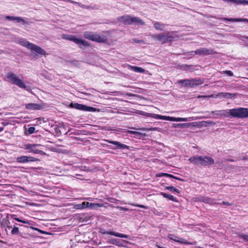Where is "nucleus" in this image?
I'll list each match as a JSON object with an SVG mask.
<instances>
[{
  "instance_id": "13d9d810",
  "label": "nucleus",
  "mask_w": 248,
  "mask_h": 248,
  "mask_svg": "<svg viewBox=\"0 0 248 248\" xmlns=\"http://www.w3.org/2000/svg\"><path fill=\"white\" fill-rule=\"evenodd\" d=\"M127 133H129V134H134V135H135V134L136 133V131L128 130V131H127Z\"/></svg>"
},
{
  "instance_id": "4c0bfd02",
  "label": "nucleus",
  "mask_w": 248,
  "mask_h": 248,
  "mask_svg": "<svg viewBox=\"0 0 248 248\" xmlns=\"http://www.w3.org/2000/svg\"><path fill=\"white\" fill-rule=\"evenodd\" d=\"M206 197L205 196H199L196 198V201L203 202L204 203L205 202V200H206Z\"/></svg>"
},
{
  "instance_id": "ddd939ff",
  "label": "nucleus",
  "mask_w": 248,
  "mask_h": 248,
  "mask_svg": "<svg viewBox=\"0 0 248 248\" xmlns=\"http://www.w3.org/2000/svg\"><path fill=\"white\" fill-rule=\"evenodd\" d=\"M168 236V238H170V240H172L175 242H178L179 243L185 244H192V243L188 242L186 240L183 239L182 238H180L178 236L172 234H169Z\"/></svg>"
},
{
  "instance_id": "c9c22d12",
  "label": "nucleus",
  "mask_w": 248,
  "mask_h": 248,
  "mask_svg": "<svg viewBox=\"0 0 248 248\" xmlns=\"http://www.w3.org/2000/svg\"><path fill=\"white\" fill-rule=\"evenodd\" d=\"M38 144H28L26 145V149L32 150L33 148H35L36 146H38Z\"/></svg>"
},
{
  "instance_id": "bf43d9fd",
  "label": "nucleus",
  "mask_w": 248,
  "mask_h": 248,
  "mask_svg": "<svg viewBox=\"0 0 248 248\" xmlns=\"http://www.w3.org/2000/svg\"><path fill=\"white\" fill-rule=\"evenodd\" d=\"M120 208L121 210H123V211H128V208H126L125 207H120Z\"/></svg>"
},
{
  "instance_id": "20e7f679",
  "label": "nucleus",
  "mask_w": 248,
  "mask_h": 248,
  "mask_svg": "<svg viewBox=\"0 0 248 248\" xmlns=\"http://www.w3.org/2000/svg\"><path fill=\"white\" fill-rule=\"evenodd\" d=\"M152 38L154 40L160 42L162 44L174 41V37L170 35L169 32H167L166 33L162 32L152 35Z\"/></svg>"
},
{
  "instance_id": "864d4df0",
  "label": "nucleus",
  "mask_w": 248,
  "mask_h": 248,
  "mask_svg": "<svg viewBox=\"0 0 248 248\" xmlns=\"http://www.w3.org/2000/svg\"><path fill=\"white\" fill-rule=\"evenodd\" d=\"M31 228H32L34 230H37V231L40 232H41L42 233H46V232L42 231L38 228H33V227H31Z\"/></svg>"
},
{
  "instance_id": "680f3d73",
  "label": "nucleus",
  "mask_w": 248,
  "mask_h": 248,
  "mask_svg": "<svg viewBox=\"0 0 248 248\" xmlns=\"http://www.w3.org/2000/svg\"><path fill=\"white\" fill-rule=\"evenodd\" d=\"M73 0H65V1L68 3H72Z\"/></svg>"
},
{
  "instance_id": "a19ab883",
  "label": "nucleus",
  "mask_w": 248,
  "mask_h": 248,
  "mask_svg": "<svg viewBox=\"0 0 248 248\" xmlns=\"http://www.w3.org/2000/svg\"><path fill=\"white\" fill-rule=\"evenodd\" d=\"M135 137H137V138L139 137L140 138V137H143L145 136L146 135V134L145 133L143 134V133L136 131V133L135 134Z\"/></svg>"
},
{
  "instance_id": "5701e85b",
  "label": "nucleus",
  "mask_w": 248,
  "mask_h": 248,
  "mask_svg": "<svg viewBox=\"0 0 248 248\" xmlns=\"http://www.w3.org/2000/svg\"><path fill=\"white\" fill-rule=\"evenodd\" d=\"M161 194L164 198H167V199H169L170 201H173V202H177V200L176 199V198H175L173 196H172V195H171L170 194H169L166 193H164V192H162L161 193Z\"/></svg>"
},
{
  "instance_id": "7c9ffc66",
  "label": "nucleus",
  "mask_w": 248,
  "mask_h": 248,
  "mask_svg": "<svg viewBox=\"0 0 248 248\" xmlns=\"http://www.w3.org/2000/svg\"><path fill=\"white\" fill-rule=\"evenodd\" d=\"M72 4L78 5V6L84 9H90V7L89 6L85 5L80 2L73 1Z\"/></svg>"
},
{
  "instance_id": "de8ad7c7",
  "label": "nucleus",
  "mask_w": 248,
  "mask_h": 248,
  "mask_svg": "<svg viewBox=\"0 0 248 248\" xmlns=\"http://www.w3.org/2000/svg\"><path fill=\"white\" fill-rule=\"evenodd\" d=\"M34 130H35V128L34 127H30L28 129V132L31 134H32L34 132Z\"/></svg>"
},
{
  "instance_id": "a878e982",
  "label": "nucleus",
  "mask_w": 248,
  "mask_h": 248,
  "mask_svg": "<svg viewBox=\"0 0 248 248\" xmlns=\"http://www.w3.org/2000/svg\"><path fill=\"white\" fill-rule=\"evenodd\" d=\"M154 26L156 30L163 31L165 27V25L158 22H156L154 24Z\"/></svg>"
},
{
  "instance_id": "5fc2aeb1",
  "label": "nucleus",
  "mask_w": 248,
  "mask_h": 248,
  "mask_svg": "<svg viewBox=\"0 0 248 248\" xmlns=\"http://www.w3.org/2000/svg\"><path fill=\"white\" fill-rule=\"evenodd\" d=\"M173 179H176V180H180V181H183V182H185V180L184 179H183L177 177L176 176H174V178H173Z\"/></svg>"
},
{
  "instance_id": "a211bd4d",
  "label": "nucleus",
  "mask_w": 248,
  "mask_h": 248,
  "mask_svg": "<svg viewBox=\"0 0 248 248\" xmlns=\"http://www.w3.org/2000/svg\"><path fill=\"white\" fill-rule=\"evenodd\" d=\"M178 68L184 70H188L190 72H193L195 70H197L195 66L191 65H187V64H183L180 65L179 64L177 66Z\"/></svg>"
},
{
  "instance_id": "58836bf2",
  "label": "nucleus",
  "mask_w": 248,
  "mask_h": 248,
  "mask_svg": "<svg viewBox=\"0 0 248 248\" xmlns=\"http://www.w3.org/2000/svg\"><path fill=\"white\" fill-rule=\"evenodd\" d=\"M15 216H16V215H12V217L13 218H14L16 220V221H17L18 222H22V223H25V224H30V223L28 221L21 220V219H20L18 218L14 217H15Z\"/></svg>"
},
{
  "instance_id": "4d7b16f0",
  "label": "nucleus",
  "mask_w": 248,
  "mask_h": 248,
  "mask_svg": "<svg viewBox=\"0 0 248 248\" xmlns=\"http://www.w3.org/2000/svg\"><path fill=\"white\" fill-rule=\"evenodd\" d=\"M167 177H170V178H174V176H173L172 174H169V173H168V174L167 175Z\"/></svg>"
},
{
  "instance_id": "0eeeda50",
  "label": "nucleus",
  "mask_w": 248,
  "mask_h": 248,
  "mask_svg": "<svg viewBox=\"0 0 248 248\" xmlns=\"http://www.w3.org/2000/svg\"><path fill=\"white\" fill-rule=\"evenodd\" d=\"M39 160V159L34 157L25 155L17 157L16 158V161L20 163H26Z\"/></svg>"
},
{
  "instance_id": "f3484780",
  "label": "nucleus",
  "mask_w": 248,
  "mask_h": 248,
  "mask_svg": "<svg viewBox=\"0 0 248 248\" xmlns=\"http://www.w3.org/2000/svg\"><path fill=\"white\" fill-rule=\"evenodd\" d=\"M5 18L8 20H16L17 22H22L23 24H29L21 17L7 16H5Z\"/></svg>"
},
{
  "instance_id": "0e129e2a",
  "label": "nucleus",
  "mask_w": 248,
  "mask_h": 248,
  "mask_svg": "<svg viewBox=\"0 0 248 248\" xmlns=\"http://www.w3.org/2000/svg\"><path fill=\"white\" fill-rule=\"evenodd\" d=\"M3 130V127H0V132L2 131Z\"/></svg>"
},
{
  "instance_id": "8fccbe9b",
  "label": "nucleus",
  "mask_w": 248,
  "mask_h": 248,
  "mask_svg": "<svg viewBox=\"0 0 248 248\" xmlns=\"http://www.w3.org/2000/svg\"><path fill=\"white\" fill-rule=\"evenodd\" d=\"M224 73L227 74L229 76H232L233 75L232 72L230 70L224 71Z\"/></svg>"
},
{
  "instance_id": "aec40b11",
  "label": "nucleus",
  "mask_w": 248,
  "mask_h": 248,
  "mask_svg": "<svg viewBox=\"0 0 248 248\" xmlns=\"http://www.w3.org/2000/svg\"><path fill=\"white\" fill-rule=\"evenodd\" d=\"M19 44L20 45L27 47L29 49H30V48L32 44V43H30L27 40L24 39H20V40H19Z\"/></svg>"
},
{
  "instance_id": "f704fd0d",
  "label": "nucleus",
  "mask_w": 248,
  "mask_h": 248,
  "mask_svg": "<svg viewBox=\"0 0 248 248\" xmlns=\"http://www.w3.org/2000/svg\"><path fill=\"white\" fill-rule=\"evenodd\" d=\"M30 152L33 153L34 154H41V155H44L45 154V153L39 149H35V148H33L32 150H30Z\"/></svg>"
},
{
  "instance_id": "2f4dec72",
  "label": "nucleus",
  "mask_w": 248,
  "mask_h": 248,
  "mask_svg": "<svg viewBox=\"0 0 248 248\" xmlns=\"http://www.w3.org/2000/svg\"><path fill=\"white\" fill-rule=\"evenodd\" d=\"M205 200H206L205 202V203H208V204H213L216 203V202H215L216 200L214 199L206 197Z\"/></svg>"
},
{
  "instance_id": "6e6552de",
  "label": "nucleus",
  "mask_w": 248,
  "mask_h": 248,
  "mask_svg": "<svg viewBox=\"0 0 248 248\" xmlns=\"http://www.w3.org/2000/svg\"><path fill=\"white\" fill-rule=\"evenodd\" d=\"M30 50L32 53L35 54L36 55H46V51L42 48L41 47L37 46L32 43Z\"/></svg>"
},
{
  "instance_id": "423d86ee",
  "label": "nucleus",
  "mask_w": 248,
  "mask_h": 248,
  "mask_svg": "<svg viewBox=\"0 0 248 248\" xmlns=\"http://www.w3.org/2000/svg\"><path fill=\"white\" fill-rule=\"evenodd\" d=\"M7 78L11 81L13 84L16 85L21 88L26 89L27 87L23 81L13 73H8Z\"/></svg>"
},
{
  "instance_id": "4be33fe9",
  "label": "nucleus",
  "mask_w": 248,
  "mask_h": 248,
  "mask_svg": "<svg viewBox=\"0 0 248 248\" xmlns=\"http://www.w3.org/2000/svg\"><path fill=\"white\" fill-rule=\"evenodd\" d=\"M70 107L71 108H75L77 109L83 110L84 108L85 107V105L77 103H71L70 105Z\"/></svg>"
},
{
  "instance_id": "c03bdc74",
  "label": "nucleus",
  "mask_w": 248,
  "mask_h": 248,
  "mask_svg": "<svg viewBox=\"0 0 248 248\" xmlns=\"http://www.w3.org/2000/svg\"><path fill=\"white\" fill-rule=\"evenodd\" d=\"M186 124H173V126L174 127H183L185 126Z\"/></svg>"
},
{
  "instance_id": "6e6d98bb",
  "label": "nucleus",
  "mask_w": 248,
  "mask_h": 248,
  "mask_svg": "<svg viewBox=\"0 0 248 248\" xmlns=\"http://www.w3.org/2000/svg\"><path fill=\"white\" fill-rule=\"evenodd\" d=\"M222 203L224 205H231L232 204L231 203H229V202H222Z\"/></svg>"
},
{
  "instance_id": "a18cd8bd",
  "label": "nucleus",
  "mask_w": 248,
  "mask_h": 248,
  "mask_svg": "<svg viewBox=\"0 0 248 248\" xmlns=\"http://www.w3.org/2000/svg\"><path fill=\"white\" fill-rule=\"evenodd\" d=\"M227 1L234 3L237 5H239L240 0H227Z\"/></svg>"
},
{
  "instance_id": "79ce46f5",
  "label": "nucleus",
  "mask_w": 248,
  "mask_h": 248,
  "mask_svg": "<svg viewBox=\"0 0 248 248\" xmlns=\"http://www.w3.org/2000/svg\"><path fill=\"white\" fill-rule=\"evenodd\" d=\"M133 42L135 43H143V44H146L145 41H143V40H139L138 39H136V38H134L133 39Z\"/></svg>"
},
{
  "instance_id": "cd10ccee",
  "label": "nucleus",
  "mask_w": 248,
  "mask_h": 248,
  "mask_svg": "<svg viewBox=\"0 0 248 248\" xmlns=\"http://www.w3.org/2000/svg\"><path fill=\"white\" fill-rule=\"evenodd\" d=\"M109 242L110 243L116 245V246H118L119 247L124 246V245L122 244L121 241L118 239H116V238L111 239L109 240Z\"/></svg>"
},
{
  "instance_id": "c85d7f7f",
  "label": "nucleus",
  "mask_w": 248,
  "mask_h": 248,
  "mask_svg": "<svg viewBox=\"0 0 248 248\" xmlns=\"http://www.w3.org/2000/svg\"><path fill=\"white\" fill-rule=\"evenodd\" d=\"M130 68L135 72L137 73H144L145 70L142 68L138 67V66H129Z\"/></svg>"
},
{
  "instance_id": "ea45409f",
  "label": "nucleus",
  "mask_w": 248,
  "mask_h": 248,
  "mask_svg": "<svg viewBox=\"0 0 248 248\" xmlns=\"http://www.w3.org/2000/svg\"><path fill=\"white\" fill-rule=\"evenodd\" d=\"M12 234H17L19 233V229L18 227H14L11 231Z\"/></svg>"
},
{
  "instance_id": "c756f323",
  "label": "nucleus",
  "mask_w": 248,
  "mask_h": 248,
  "mask_svg": "<svg viewBox=\"0 0 248 248\" xmlns=\"http://www.w3.org/2000/svg\"><path fill=\"white\" fill-rule=\"evenodd\" d=\"M191 81V87L195 85H199L203 83L201 79H190Z\"/></svg>"
},
{
  "instance_id": "f03ea898",
  "label": "nucleus",
  "mask_w": 248,
  "mask_h": 248,
  "mask_svg": "<svg viewBox=\"0 0 248 248\" xmlns=\"http://www.w3.org/2000/svg\"><path fill=\"white\" fill-rule=\"evenodd\" d=\"M62 38L73 42L82 50L85 49L86 47L90 46V44L88 41L81 38H78L75 35L64 34L62 35Z\"/></svg>"
},
{
  "instance_id": "2eb2a0df",
  "label": "nucleus",
  "mask_w": 248,
  "mask_h": 248,
  "mask_svg": "<svg viewBox=\"0 0 248 248\" xmlns=\"http://www.w3.org/2000/svg\"><path fill=\"white\" fill-rule=\"evenodd\" d=\"M202 159V155L194 156L189 158L188 160L192 164L196 165H201Z\"/></svg>"
},
{
  "instance_id": "09e8293b",
  "label": "nucleus",
  "mask_w": 248,
  "mask_h": 248,
  "mask_svg": "<svg viewBox=\"0 0 248 248\" xmlns=\"http://www.w3.org/2000/svg\"><path fill=\"white\" fill-rule=\"evenodd\" d=\"M74 208L75 209H82V208L81 203L76 204L74 206Z\"/></svg>"
},
{
  "instance_id": "1a4fd4ad",
  "label": "nucleus",
  "mask_w": 248,
  "mask_h": 248,
  "mask_svg": "<svg viewBox=\"0 0 248 248\" xmlns=\"http://www.w3.org/2000/svg\"><path fill=\"white\" fill-rule=\"evenodd\" d=\"M105 141L109 143H111L114 145H116V147H111V149L115 150V149H129V147L125 144H122L120 143L119 141H112V140H104Z\"/></svg>"
},
{
  "instance_id": "412c9836",
  "label": "nucleus",
  "mask_w": 248,
  "mask_h": 248,
  "mask_svg": "<svg viewBox=\"0 0 248 248\" xmlns=\"http://www.w3.org/2000/svg\"><path fill=\"white\" fill-rule=\"evenodd\" d=\"M218 96L222 98H231L234 97L236 95L235 94L229 93H220L218 94Z\"/></svg>"
},
{
  "instance_id": "bb28decb",
  "label": "nucleus",
  "mask_w": 248,
  "mask_h": 248,
  "mask_svg": "<svg viewBox=\"0 0 248 248\" xmlns=\"http://www.w3.org/2000/svg\"><path fill=\"white\" fill-rule=\"evenodd\" d=\"M9 224H10V222L8 219H3L2 220V222H1V225L3 226H6V228H5V231L6 232H7L8 230H10V229L12 228V227L9 226Z\"/></svg>"
},
{
  "instance_id": "9b49d317",
  "label": "nucleus",
  "mask_w": 248,
  "mask_h": 248,
  "mask_svg": "<svg viewBox=\"0 0 248 248\" xmlns=\"http://www.w3.org/2000/svg\"><path fill=\"white\" fill-rule=\"evenodd\" d=\"M214 163L215 161L213 158L210 156L202 155V166H206L208 165H212Z\"/></svg>"
},
{
  "instance_id": "39448f33",
  "label": "nucleus",
  "mask_w": 248,
  "mask_h": 248,
  "mask_svg": "<svg viewBox=\"0 0 248 248\" xmlns=\"http://www.w3.org/2000/svg\"><path fill=\"white\" fill-rule=\"evenodd\" d=\"M144 114L143 115H144L145 116H147L148 117H152L154 118H158L160 119L165 120H168L170 121H176V122H186L187 121V119L185 118H176V117H170V116H162L159 115L155 114H151V113H147L146 112H143Z\"/></svg>"
},
{
  "instance_id": "dca6fc26",
  "label": "nucleus",
  "mask_w": 248,
  "mask_h": 248,
  "mask_svg": "<svg viewBox=\"0 0 248 248\" xmlns=\"http://www.w3.org/2000/svg\"><path fill=\"white\" fill-rule=\"evenodd\" d=\"M82 208V209H84L86 208H96L97 207H102V204L99 203H90L89 202H83L81 203Z\"/></svg>"
},
{
  "instance_id": "3c124183",
  "label": "nucleus",
  "mask_w": 248,
  "mask_h": 248,
  "mask_svg": "<svg viewBox=\"0 0 248 248\" xmlns=\"http://www.w3.org/2000/svg\"><path fill=\"white\" fill-rule=\"evenodd\" d=\"M168 173H160L159 174H156V176L157 177H161V176H166Z\"/></svg>"
},
{
  "instance_id": "69168bd1",
  "label": "nucleus",
  "mask_w": 248,
  "mask_h": 248,
  "mask_svg": "<svg viewBox=\"0 0 248 248\" xmlns=\"http://www.w3.org/2000/svg\"><path fill=\"white\" fill-rule=\"evenodd\" d=\"M207 97V96H198V97Z\"/></svg>"
},
{
  "instance_id": "f8f14e48",
  "label": "nucleus",
  "mask_w": 248,
  "mask_h": 248,
  "mask_svg": "<svg viewBox=\"0 0 248 248\" xmlns=\"http://www.w3.org/2000/svg\"><path fill=\"white\" fill-rule=\"evenodd\" d=\"M100 232L102 234H108L121 238H127L128 237V236L126 234L114 232L113 231H107L105 230H101Z\"/></svg>"
},
{
  "instance_id": "603ef678",
  "label": "nucleus",
  "mask_w": 248,
  "mask_h": 248,
  "mask_svg": "<svg viewBox=\"0 0 248 248\" xmlns=\"http://www.w3.org/2000/svg\"><path fill=\"white\" fill-rule=\"evenodd\" d=\"M135 206H137V207H141L143 209H147V208H148L147 206H146L144 205H141V204H136Z\"/></svg>"
},
{
  "instance_id": "e2e57ef3",
  "label": "nucleus",
  "mask_w": 248,
  "mask_h": 248,
  "mask_svg": "<svg viewBox=\"0 0 248 248\" xmlns=\"http://www.w3.org/2000/svg\"><path fill=\"white\" fill-rule=\"evenodd\" d=\"M221 111H222V112H223V113H222V114H223V115H226V113H225V112H226V110H222Z\"/></svg>"
},
{
  "instance_id": "37998d69",
  "label": "nucleus",
  "mask_w": 248,
  "mask_h": 248,
  "mask_svg": "<svg viewBox=\"0 0 248 248\" xmlns=\"http://www.w3.org/2000/svg\"><path fill=\"white\" fill-rule=\"evenodd\" d=\"M239 237L245 240L248 241V234H241L239 235Z\"/></svg>"
},
{
  "instance_id": "9d476101",
  "label": "nucleus",
  "mask_w": 248,
  "mask_h": 248,
  "mask_svg": "<svg viewBox=\"0 0 248 248\" xmlns=\"http://www.w3.org/2000/svg\"><path fill=\"white\" fill-rule=\"evenodd\" d=\"M195 54L200 56H206L213 54V50L212 49H207L206 48H201L197 49L195 51Z\"/></svg>"
},
{
  "instance_id": "f257e3e1",
  "label": "nucleus",
  "mask_w": 248,
  "mask_h": 248,
  "mask_svg": "<svg viewBox=\"0 0 248 248\" xmlns=\"http://www.w3.org/2000/svg\"><path fill=\"white\" fill-rule=\"evenodd\" d=\"M83 36L85 39L97 43H106L108 37L105 34H100L95 32L86 31L84 32Z\"/></svg>"
},
{
  "instance_id": "e433bc0d",
  "label": "nucleus",
  "mask_w": 248,
  "mask_h": 248,
  "mask_svg": "<svg viewBox=\"0 0 248 248\" xmlns=\"http://www.w3.org/2000/svg\"><path fill=\"white\" fill-rule=\"evenodd\" d=\"M224 20L225 21H233V22H238V21H241L242 20L241 18H224Z\"/></svg>"
},
{
  "instance_id": "49530a36",
  "label": "nucleus",
  "mask_w": 248,
  "mask_h": 248,
  "mask_svg": "<svg viewBox=\"0 0 248 248\" xmlns=\"http://www.w3.org/2000/svg\"><path fill=\"white\" fill-rule=\"evenodd\" d=\"M243 4V5H247L248 4V0H240L239 5Z\"/></svg>"
},
{
  "instance_id": "393cba45",
  "label": "nucleus",
  "mask_w": 248,
  "mask_h": 248,
  "mask_svg": "<svg viewBox=\"0 0 248 248\" xmlns=\"http://www.w3.org/2000/svg\"><path fill=\"white\" fill-rule=\"evenodd\" d=\"M133 24L140 25H143L145 24V22L142 19L136 16H133Z\"/></svg>"
},
{
  "instance_id": "72a5a7b5",
  "label": "nucleus",
  "mask_w": 248,
  "mask_h": 248,
  "mask_svg": "<svg viewBox=\"0 0 248 248\" xmlns=\"http://www.w3.org/2000/svg\"><path fill=\"white\" fill-rule=\"evenodd\" d=\"M165 188L166 189H168V190L171 191H174L177 193H180V191L178 189H177L176 188H175V187H174L173 186H167V187H166Z\"/></svg>"
},
{
  "instance_id": "b1692460",
  "label": "nucleus",
  "mask_w": 248,
  "mask_h": 248,
  "mask_svg": "<svg viewBox=\"0 0 248 248\" xmlns=\"http://www.w3.org/2000/svg\"><path fill=\"white\" fill-rule=\"evenodd\" d=\"M178 83H182L185 87H191V81L190 79H184L178 81Z\"/></svg>"
},
{
  "instance_id": "473e14b6",
  "label": "nucleus",
  "mask_w": 248,
  "mask_h": 248,
  "mask_svg": "<svg viewBox=\"0 0 248 248\" xmlns=\"http://www.w3.org/2000/svg\"><path fill=\"white\" fill-rule=\"evenodd\" d=\"M96 110V108H93L92 107H88L85 105V107L84 108L83 111H95Z\"/></svg>"
},
{
  "instance_id": "7ed1b4c3",
  "label": "nucleus",
  "mask_w": 248,
  "mask_h": 248,
  "mask_svg": "<svg viewBox=\"0 0 248 248\" xmlns=\"http://www.w3.org/2000/svg\"><path fill=\"white\" fill-rule=\"evenodd\" d=\"M229 114L232 117L244 118L248 117V108H238L229 109Z\"/></svg>"
},
{
  "instance_id": "4468645a",
  "label": "nucleus",
  "mask_w": 248,
  "mask_h": 248,
  "mask_svg": "<svg viewBox=\"0 0 248 248\" xmlns=\"http://www.w3.org/2000/svg\"><path fill=\"white\" fill-rule=\"evenodd\" d=\"M119 20H121L122 22L125 25H131L133 21V16L129 15L122 16L120 17Z\"/></svg>"
},
{
  "instance_id": "052dcab7",
  "label": "nucleus",
  "mask_w": 248,
  "mask_h": 248,
  "mask_svg": "<svg viewBox=\"0 0 248 248\" xmlns=\"http://www.w3.org/2000/svg\"><path fill=\"white\" fill-rule=\"evenodd\" d=\"M226 161H230V162H233L234 161V159H225Z\"/></svg>"
},
{
  "instance_id": "6ab92c4d",
  "label": "nucleus",
  "mask_w": 248,
  "mask_h": 248,
  "mask_svg": "<svg viewBox=\"0 0 248 248\" xmlns=\"http://www.w3.org/2000/svg\"><path fill=\"white\" fill-rule=\"evenodd\" d=\"M26 108L28 109L40 110L42 108V107L38 104L29 103L26 104Z\"/></svg>"
},
{
  "instance_id": "338daca9",
  "label": "nucleus",
  "mask_w": 248,
  "mask_h": 248,
  "mask_svg": "<svg viewBox=\"0 0 248 248\" xmlns=\"http://www.w3.org/2000/svg\"><path fill=\"white\" fill-rule=\"evenodd\" d=\"M122 241H123L124 243H127V241H126V240H123Z\"/></svg>"
},
{
  "instance_id": "774afa93",
  "label": "nucleus",
  "mask_w": 248,
  "mask_h": 248,
  "mask_svg": "<svg viewBox=\"0 0 248 248\" xmlns=\"http://www.w3.org/2000/svg\"><path fill=\"white\" fill-rule=\"evenodd\" d=\"M245 38H246V39L248 40V36H246V37H245Z\"/></svg>"
}]
</instances>
